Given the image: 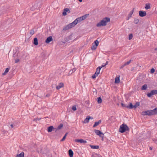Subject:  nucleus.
<instances>
[{
    "instance_id": "f257e3e1",
    "label": "nucleus",
    "mask_w": 157,
    "mask_h": 157,
    "mask_svg": "<svg viewBox=\"0 0 157 157\" xmlns=\"http://www.w3.org/2000/svg\"><path fill=\"white\" fill-rule=\"evenodd\" d=\"M82 21L81 17H78L71 23L69 24L63 28V30L66 31L75 27L78 23Z\"/></svg>"
},
{
    "instance_id": "f03ea898",
    "label": "nucleus",
    "mask_w": 157,
    "mask_h": 157,
    "mask_svg": "<svg viewBox=\"0 0 157 157\" xmlns=\"http://www.w3.org/2000/svg\"><path fill=\"white\" fill-rule=\"evenodd\" d=\"M110 21V19L109 18L106 17L104 18L102 20H101L96 25L97 27H101L102 26H105L107 24V23Z\"/></svg>"
},
{
    "instance_id": "7ed1b4c3",
    "label": "nucleus",
    "mask_w": 157,
    "mask_h": 157,
    "mask_svg": "<svg viewBox=\"0 0 157 157\" xmlns=\"http://www.w3.org/2000/svg\"><path fill=\"white\" fill-rule=\"evenodd\" d=\"M141 114L143 116H151L155 114V109L153 110H149L144 111L141 113Z\"/></svg>"
},
{
    "instance_id": "20e7f679",
    "label": "nucleus",
    "mask_w": 157,
    "mask_h": 157,
    "mask_svg": "<svg viewBox=\"0 0 157 157\" xmlns=\"http://www.w3.org/2000/svg\"><path fill=\"white\" fill-rule=\"evenodd\" d=\"M129 130V128L126 124H123L120 127L119 132L121 133H123L126 131Z\"/></svg>"
},
{
    "instance_id": "39448f33",
    "label": "nucleus",
    "mask_w": 157,
    "mask_h": 157,
    "mask_svg": "<svg viewBox=\"0 0 157 157\" xmlns=\"http://www.w3.org/2000/svg\"><path fill=\"white\" fill-rule=\"evenodd\" d=\"M94 131L97 135L99 136L100 137H101L102 138H103L104 134L100 131L94 129Z\"/></svg>"
},
{
    "instance_id": "423d86ee",
    "label": "nucleus",
    "mask_w": 157,
    "mask_h": 157,
    "mask_svg": "<svg viewBox=\"0 0 157 157\" xmlns=\"http://www.w3.org/2000/svg\"><path fill=\"white\" fill-rule=\"evenodd\" d=\"M94 43L95 45L93 44L91 47L92 50H95L97 48L99 44V42L98 40H96L94 41Z\"/></svg>"
},
{
    "instance_id": "0eeeda50",
    "label": "nucleus",
    "mask_w": 157,
    "mask_h": 157,
    "mask_svg": "<svg viewBox=\"0 0 157 157\" xmlns=\"http://www.w3.org/2000/svg\"><path fill=\"white\" fill-rule=\"evenodd\" d=\"M140 16L141 17H143L146 15V13L145 11H140L139 12Z\"/></svg>"
},
{
    "instance_id": "6e6552de",
    "label": "nucleus",
    "mask_w": 157,
    "mask_h": 157,
    "mask_svg": "<svg viewBox=\"0 0 157 157\" xmlns=\"http://www.w3.org/2000/svg\"><path fill=\"white\" fill-rule=\"evenodd\" d=\"M75 141L76 142H79L81 143H87V141L86 140H84L83 139H76L75 140Z\"/></svg>"
},
{
    "instance_id": "1a4fd4ad",
    "label": "nucleus",
    "mask_w": 157,
    "mask_h": 157,
    "mask_svg": "<svg viewBox=\"0 0 157 157\" xmlns=\"http://www.w3.org/2000/svg\"><path fill=\"white\" fill-rule=\"evenodd\" d=\"M52 40V38L51 36H50L48 37L46 40V42L47 43H48Z\"/></svg>"
},
{
    "instance_id": "9d476101",
    "label": "nucleus",
    "mask_w": 157,
    "mask_h": 157,
    "mask_svg": "<svg viewBox=\"0 0 157 157\" xmlns=\"http://www.w3.org/2000/svg\"><path fill=\"white\" fill-rule=\"evenodd\" d=\"M63 83H60L56 87V88L57 90H59L61 88L63 87Z\"/></svg>"
},
{
    "instance_id": "9b49d317",
    "label": "nucleus",
    "mask_w": 157,
    "mask_h": 157,
    "mask_svg": "<svg viewBox=\"0 0 157 157\" xmlns=\"http://www.w3.org/2000/svg\"><path fill=\"white\" fill-rule=\"evenodd\" d=\"M69 11V10L68 8H65L64 9V11L63 12L62 14L63 16H66L67 15V12Z\"/></svg>"
},
{
    "instance_id": "f8f14e48",
    "label": "nucleus",
    "mask_w": 157,
    "mask_h": 157,
    "mask_svg": "<svg viewBox=\"0 0 157 157\" xmlns=\"http://www.w3.org/2000/svg\"><path fill=\"white\" fill-rule=\"evenodd\" d=\"M69 155L70 157H73V151L71 149H70L68 151Z\"/></svg>"
},
{
    "instance_id": "ddd939ff",
    "label": "nucleus",
    "mask_w": 157,
    "mask_h": 157,
    "mask_svg": "<svg viewBox=\"0 0 157 157\" xmlns=\"http://www.w3.org/2000/svg\"><path fill=\"white\" fill-rule=\"evenodd\" d=\"M101 121L100 120H99L98 121L96 122L93 125V127H95L97 126H98V124H99L100 123H101Z\"/></svg>"
},
{
    "instance_id": "4468645a",
    "label": "nucleus",
    "mask_w": 157,
    "mask_h": 157,
    "mask_svg": "<svg viewBox=\"0 0 157 157\" xmlns=\"http://www.w3.org/2000/svg\"><path fill=\"white\" fill-rule=\"evenodd\" d=\"M24 153L23 152H21V153L17 155L16 157H24Z\"/></svg>"
},
{
    "instance_id": "2eb2a0df",
    "label": "nucleus",
    "mask_w": 157,
    "mask_h": 157,
    "mask_svg": "<svg viewBox=\"0 0 157 157\" xmlns=\"http://www.w3.org/2000/svg\"><path fill=\"white\" fill-rule=\"evenodd\" d=\"M101 70V68L99 67H98L96 69V71L95 73L96 74L98 75L99 74L100 71Z\"/></svg>"
},
{
    "instance_id": "dca6fc26",
    "label": "nucleus",
    "mask_w": 157,
    "mask_h": 157,
    "mask_svg": "<svg viewBox=\"0 0 157 157\" xmlns=\"http://www.w3.org/2000/svg\"><path fill=\"white\" fill-rule=\"evenodd\" d=\"M120 82L119 77H117L115 78V83H118Z\"/></svg>"
},
{
    "instance_id": "f3484780",
    "label": "nucleus",
    "mask_w": 157,
    "mask_h": 157,
    "mask_svg": "<svg viewBox=\"0 0 157 157\" xmlns=\"http://www.w3.org/2000/svg\"><path fill=\"white\" fill-rule=\"evenodd\" d=\"M33 44L36 45L38 44V40L36 38H35L34 39Z\"/></svg>"
},
{
    "instance_id": "a211bd4d",
    "label": "nucleus",
    "mask_w": 157,
    "mask_h": 157,
    "mask_svg": "<svg viewBox=\"0 0 157 157\" xmlns=\"http://www.w3.org/2000/svg\"><path fill=\"white\" fill-rule=\"evenodd\" d=\"M9 70H10L9 68H6V69L4 72L2 74V75H6L8 73V72H9Z\"/></svg>"
},
{
    "instance_id": "6ab92c4d",
    "label": "nucleus",
    "mask_w": 157,
    "mask_h": 157,
    "mask_svg": "<svg viewBox=\"0 0 157 157\" xmlns=\"http://www.w3.org/2000/svg\"><path fill=\"white\" fill-rule=\"evenodd\" d=\"M91 148L93 149H98L99 146L97 145H90Z\"/></svg>"
},
{
    "instance_id": "aec40b11",
    "label": "nucleus",
    "mask_w": 157,
    "mask_h": 157,
    "mask_svg": "<svg viewBox=\"0 0 157 157\" xmlns=\"http://www.w3.org/2000/svg\"><path fill=\"white\" fill-rule=\"evenodd\" d=\"M54 128L53 126H50L48 128V132H51L52 131L53 129Z\"/></svg>"
},
{
    "instance_id": "412c9836",
    "label": "nucleus",
    "mask_w": 157,
    "mask_h": 157,
    "mask_svg": "<svg viewBox=\"0 0 157 157\" xmlns=\"http://www.w3.org/2000/svg\"><path fill=\"white\" fill-rule=\"evenodd\" d=\"M145 8L146 10H148L150 8V4L149 3H147L145 5Z\"/></svg>"
},
{
    "instance_id": "4be33fe9",
    "label": "nucleus",
    "mask_w": 157,
    "mask_h": 157,
    "mask_svg": "<svg viewBox=\"0 0 157 157\" xmlns=\"http://www.w3.org/2000/svg\"><path fill=\"white\" fill-rule=\"evenodd\" d=\"M76 70V69L75 68H74L72 70H71L69 72V75H71L72 73H73Z\"/></svg>"
},
{
    "instance_id": "5701e85b",
    "label": "nucleus",
    "mask_w": 157,
    "mask_h": 157,
    "mask_svg": "<svg viewBox=\"0 0 157 157\" xmlns=\"http://www.w3.org/2000/svg\"><path fill=\"white\" fill-rule=\"evenodd\" d=\"M89 118H88V117H87L84 120L83 123H88L89 122Z\"/></svg>"
},
{
    "instance_id": "b1692460",
    "label": "nucleus",
    "mask_w": 157,
    "mask_h": 157,
    "mask_svg": "<svg viewBox=\"0 0 157 157\" xmlns=\"http://www.w3.org/2000/svg\"><path fill=\"white\" fill-rule=\"evenodd\" d=\"M134 11V8H133V10L131 11L128 14V16H129V18H130L132 17V15Z\"/></svg>"
},
{
    "instance_id": "393cba45",
    "label": "nucleus",
    "mask_w": 157,
    "mask_h": 157,
    "mask_svg": "<svg viewBox=\"0 0 157 157\" xmlns=\"http://www.w3.org/2000/svg\"><path fill=\"white\" fill-rule=\"evenodd\" d=\"M147 87V84L144 85L141 88V90H146Z\"/></svg>"
},
{
    "instance_id": "a878e982",
    "label": "nucleus",
    "mask_w": 157,
    "mask_h": 157,
    "mask_svg": "<svg viewBox=\"0 0 157 157\" xmlns=\"http://www.w3.org/2000/svg\"><path fill=\"white\" fill-rule=\"evenodd\" d=\"M97 102L98 104H100L101 103L102 99L101 97H99L98 98Z\"/></svg>"
},
{
    "instance_id": "bb28decb",
    "label": "nucleus",
    "mask_w": 157,
    "mask_h": 157,
    "mask_svg": "<svg viewBox=\"0 0 157 157\" xmlns=\"http://www.w3.org/2000/svg\"><path fill=\"white\" fill-rule=\"evenodd\" d=\"M128 108L132 109L134 108V105H133L132 103H130L129 105L128 106Z\"/></svg>"
},
{
    "instance_id": "cd10ccee",
    "label": "nucleus",
    "mask_w": 157,
    "mask_h": 157,
    "mask_svg": "<svg viewBox=\"0 0 157 157\" xmlns=\"http://www.w3.org/2000/svg\"><path fill=\"white\" fill-rule=\"evenodd\" d=\"M153 92L151 91V92L147 94V96L149 97H151L153 95Z\"/></svg>"
},
{
    "instance_id": "c85d7f7f",
    "label": "nucleus",
    "mask_w": 157,
    "mask_h": 157,
    "mask_svg": "<svg viewBox=\"0 0 157 157\" xmlns=\"http://www.w3.org/2000/svg\"><path fill=\"white\" fill-rule=\"evenodd\" d=\"M63 124H60L57 128L56 130H59L61 129L63 127Z\"/></svg>"
},
{
    "instance_id": "c756f323",
    "label": "nucleus",
    "mask_w": 157,
    "mask_h": 157,
    "mask_svg": "<svg viewBox=\"0 0 157 157\" xmlns=\"http://www.w3.org/2000/svg\"><path fill=\"white\" fill-rule=\"evenodd\" d=\"M139 20L138 19L135 18L134 19V23L135 24H137L138 23Z\"/></svg>"
},
{
    "instance_id": "7c9ffc66",
    "label": "nucleus",
    "mask_w": 157,
    "mask_h": 157,
    "mask_svg": "<svg viewBox=\"0 0 157 157\" xmlns=\"http://www.w3.org/2000/svg\"><path fill=\"white\" fill-rule=\"evenodd\" d=\"M67 133H66L65 134V135L63 137V138L61 140V141H63L65 140V139L66 138V136H67Z\"/></svg>"
},
{
    "instance_id": "2f4dec72",
    "label": "nucleus",
    "mask_w": 157,
    "mask_h": 157,
    "mask_svg": "<svg viewBox=\"0 0 157 157\" xmlns=\"http://www.w3.org/2000/svg\"><path fill=\"white\" fill-rule=\"evenodd\" d=\"M140 105V103L137 102H136L135 105H134V108H136L138 106H139Z\"/></svg>"
},
{
    "instance_id": "473e14b6",
    "label": "nucleus",
    "mask_w": 157,
    "mask_h": 157,
    "mask_svg": "<svg viewBox=\"0 0 157 157\" xmlns=\"http://www.w3.org/2000/svg\"><path fill=\"white\" fill-rule=\"evenodd\" d=\"M86 17H87V16H86V15H85L83 16H82L81 17V18L82 20V21H83V20H85V19H86Z\"/></svg>"
},
{
    "instance_id": "72a5a7b5",
    "label": "nucleus",
    "mask_w": 157,
    "mask_h": 157,
    "mask_svg": "<svg viewBox=\"0 0 157 157\" xmlns=\"http://www.w3.org/2000/svg\"><path fill=\"white\" fill-rule=\"evenodd\" d=\"M152 92H153V94H157V90H151Z\"/></svg>"
},
{
    "instance_id": "f704fd0d",
    "label": "nucleus",
    "mask_w": 157,
    "mask_h": 157,
    "mask_svg": "<svg viewBox=\"0 0 157 157\" xmlns=\"http://www.w3.org/2000/svg\"><path fill=\"white\" fill-rule=\"evenodd\" d=\"M133 37L132 35V34H130L128 36V39L130 40H131Z\"/></svg>"
},
{
    "instance_id": "c9c22d12",
    "label": "nucleus",
    "mask_w": 157,
    "mask_h": 157,
    "mask_svg": "<svg viewBox=\"0 0 157 157\" xmlns=\"http://www.w3.org/2000/svg\"><path fill=\"white\" fill-rule=\"evenodd\" d=\"M131 61H132V60L131 59L130 60H129V61H128L127 62L125 63V64L126 65V66L129 65L130 64V63H131Z\"/></svg>"
},
{
    "instance_id": "e433bc0d",
    "label": "nucleus",
    "mask_w": 157,
    "mask_h": 157,
    "mask_svg": "<svg viewBox=\"0 0 157 157\" xmlns=\"http://www.w3.org/2000/svg\"><path fill=\"white\" fill-rule=\"evenodd\" d=\"M34 33V31L33 30H30V33L31 35H33Z\"/></svg>"
},
{
    "instance_id": "4c0bfd02",
    "label": "nucleus",
    "mask_w": 157,
    "mask_h": 157,
    "mask_svg": "<svg viewBox=\"0 0 157 157\" xmlns=\"http://www.w3.org/2000/svg\"><path fill=\"white\" fill-rule=\"evenodd\" d=\"M98 76L95 73L92 76V78L94 79L96 78Z\"/></svg>"
},
{
    "instance_id": "58836bf2",
    "label": "nucleus",
    "mask_w": 157,
    "mask_h": 157,
    "mask_svg": "<svg viewBox=\"0 0 157 157\" xmlns=\"http://www.w3.org/2000/svg\"><path fill=\"white\" fill-rule=\"evenodd\" d=\"M121 105H122V106L123 107H126V108H128V105H125L122 103L121 104Z\"/></svg>"
},
{
    "instance_id": "ea45409f",
    "label": "nucleus",
    "mask_w": 157,
    "mask_h": 157,
    "mask_svg": "<svg viewBox=\"0 0 157 157\" xmlns=\"http://www.w3.org/2000/svg\"><path fill=\"white\" fill-rule=\"evenodd\" d=\"M72 109L74 111H75L77 109L75 106H73L72 107Z\"/></svg>"
},
{
    "instance_id": "a19ab883",
    "label": "nucleus",
    "mask_w": 157,
    "mask_h": 157,
    "mask_svg": "<svg viewBox=\"0 0 157 157\" xmlns=\"http://www.w3.org/2000/svg\"><path fill=\"white\" fill-rule=\"evenodd\" d=\"M155 71V70L153 68H152L151 70V73H153Z\"/></svg>"
},
{
    "instance_id": "79ce46f5",
    "label": "nucleus",
    "mask_w": 157,
    "mask_h": 157,
    "mask_svg": "<svg viewBox=\"0 0 157 157\" xmlns=\"http://www.w3.org/2000/svg\"><path fill=\"white\" fill-rule=\"evenodd\" d=\"M98 155L97 154H94L92 155V156L93 157H96L98 156Z\"/></svg>"
},
{
    "instance_id": "37998d69",
    "label": "nucleus",
    "mask_w": 157,
    "mask_h": 157,
    "mask_svg": "<svg viewBox=\"0 0 157 157\" xmlns=\"http://www.w3.org/2000/svg\"><path fill=\"white\" fill-rule=\"evenodd\" d=\"M126 66V65L125 64V63L123 64H122L120 67V68L122 69L124 67Z\"/></svg>"
},
{
    "instance_id": "c03bdc74",
    "label": "nucleus",
    "mask_w": 157,
    "mask_h": 157,
    "mask_svg": "<svg viewBox=\"0 0 157 157\" xmlns=\"http://www.w3.org/2000/svg\"><path fill=\"white\" fill-rule=\"evenodd\" d=\"M19 61V60L18 59H16L15 60V63H17V62H18Z\"/></svg>"
},
{
    "instance_id": "a18cd8bd",
    "label": "nucleus",
    "mask_w": 157,
    "mask_h": 157,
    "mask_svg": "<svg viewBox=\"0 0 157 157\" xmlns=\"http://www.w3.org/2000/svg\"><path fill=\"white\" fill-rule=\"evenodd\" d=\"M105 64H103L101 67H99L100 68H101H101L105 67Z\"/></svg>"
},
{
    "instance_id": "49530a36",
    "label": "nucleus",
    "mask_w": 157,
    "mask_h": 157,
    "mask_svg": "<svg viewBox=\"0 0 157 157\" xmlns=\"http://www.w3.org/2000/svg\"><path fill=\"white\" fill-rule=\"evenodd\" d=\"M155 114H157V108H155Z\"/></svg>"
},
{
    "instance_id": "de8ad7c7",
    "label": "nucleus",
    "mask_w": 157,
    "mask_h": 157,
    "mask_svg": "<svg viewBox=\"0 0 157 157\" xmlns=\"http://www.w3.org/2000/svg\"><path fill=\"white\" fill-rule=\"evenodd\" d=\"M88 118H89V120H90V119H93V117H91L88 116Z\"/></svg>"
},
{
    "instance_id": "09e8293b",
    "label": "nucleus",
    "mask_w": 157,
    "mask_h": 157,
    "mask_svg": "<svg viewBox=\"0 0 157 157\" xmlns=\"http://www.w3.org/2000/svg\"><path fill=\"white\" fill-rule=\"evenodd\" d=\"M10 126L11 127V128H12L13 127V124H11L10 125Z\"/></svg>"
},
{
    "instance_id": "8fccbe9b",
    "label": "nucleus",
    "mask_w": 157,
    "mask_h": 157,
    "mask_svg": "<svg viewBox=\"0 0 157 157\" xmlns=\"http://www.w3.org/2000/svg\"><path fill=\"white\" fill-rule=\"evenodd\" d=\"M108 61H106V63H105V65H106L107 64H108Z\"/></svg>"
},
{
    "instance_id": "3c124183",
    "label": "nucleus",
    "mask_w": 157,
    "mask_h": 157,
    "mask_svg": "<svg viewBox=\"0 0 157 157\" xmlns=\"http://www.w3.org/2000/svg\"><path fill=\"white\" fill-rule=\"evenodd\" d=\"M129 18V16H128V18H127V20H129V18Z\"/></svg>"
},
{
    "instance_id": "603ef678",
    "label": "nucleus",
    "mask_w": 157,
    "mask_h": 157,
    "mask_svg": "<svg viewBox=\"0 0 157 157\" xmlns=\"http://www.w3.org/2000/svg\"><path fill=\"white\" fill-rule=\"evenodd\" d=\"M78 1L80 2H81L82 1V0H78Z\"/></svg>"
},
{
    "instance_id": "864d4df0",
    "label": "nucleus",
    "mask_w": 157,
    "mask_h": 157,
    "mask_svg": "<svg viewBox=\"0 0 157 157\" xmlns=\"http://www.w3.org/2000/svg\"><path fill=\"white\" fill-rule=\"evenodd\" d=\"M71 36H69L68 37H69V38H71Z\"/></svg>"
},
{
    "instance_id": "5fc2aeb1",
    "label": "nucleus",
    "mask_w": 157,
    "mask_h": 157,
    "mask_svg": "<svg viewBox=\"0 0 157 157\" xmlns=\"http://www.w3.org/2000/svg\"><path fill=\"white\" fill-rule=\"evenodd\" d=\"M150 149L151 150L152 149V148L151 147H150Z\"/></svg>"
},
{
    "instance_id": "6e6d98bb",
    "label": "nucleus",
    "mask_w": 157,
    "mask_h": 157,
    "mask_svg": "<svg viewBox=\"0 0 157 157\" xmlns=\"http://www.w3.org/2000/svg\"><path fill=\"white\" fill-rule=\"evenodd\" d=\"M155 50H157V48H155Z\"/></svg>"
}]
</instances>
